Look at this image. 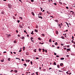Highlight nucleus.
I'll return each instance as SVG.
<instances>
[{
	"label": "nucleus",
	"mask_w": 75,
	"mask_h": 75,
	"mask_svg": "<svg viewBox=\"0 0 75 75\" xmlns=\"http://www.w3.org/2000/svg\"><path fill=\"white\" fill-rule=\"evenodd\" d=\"M56 34H58V31H56Z\"/></svg>",
	"instance_id": "423d86ee"
},
{
	"label": "nucleus",
	"mask_w": 75,
	"mask_h": 75,
	"mask_svg": "<svg viewBox=\"0 0 75 75\" xmlns=\"http://www.w3.org/2000/svg\"><path fill=\"white\" fill-rule=\"evenodd\" d=\"M38 18H41V19H42V16H38Z\"/></svg>",
	"instance_id": "0eeeda50"
},
{
	"label": "nucleus",
	"mask_w": 75,
	"mask_h": 75,
	"mask_svg": "<svg viewBox=\"0 0 75 75\" xmlns=\"http://www.w3.org/2000/svg\"><path fill=\"white\" fill-rule=\"evenodd\" d=\"M58 26H59H59H60L59 27L60 28H61V26L60 25V24H59V25H58Z\"/></svg>",
	"instance_id": "ea45409f"
},
{
	"label": "nucleus",
	"mask_w": 75,
	"mask_h": 75,
	"mask_svg": "<svg viewBox=\"0 0 75 75\" xmlns=\"http://www.w3.org/2000/svg\"><path fill=\"white\" fill-rule=\"evenodd\" d=\"M31 1L32 2H34V0H31Z\"/></svg>",
	"instance_id": "4d7b16f0"
},
{
	"label": "nucleus",
	"mask_w": 75,
	"mask_h": 75,
	"mask_svg": "<svg viewBox=\"0 0 75 75\" xmlns=\"http://www.w3.org/2000/svg\"><path fill=\"white\" fill-rule=\"evenodd\" d=\"M56 57H57V58H59V55H57L56 56Z\"/></svg>",
	"instance_id": "bb28decb"
},
{
	"label": "nucleus",
	"mask_w": 75,
	"mask_h": 75,
	"mask_svg": "<svg viewBox=\"0 0 75 75\" xmlns=\"http://www.w3.org/2000/svg\"><path fill=\"white\" fill-rule=\"evenodd\" d=\"M35 32H36V33H38V30H37V29H35Z\"/></svg>",
	"instance_id": "f8f14e48"
},
{
	"label": "nucleus",
	"mask_w": 75,
	"mask_h": 75,
	"mask_svg": "<svg viewBox=\"0 0 75 75\" xmlns=\"http://www.w3.org/2000/svg\"><path fill=\"white\" fill-rule=\"evenodd\" d=\"M13 72V70H12L11 71V72Z\"/></svg>",
	"instance_id": "49530a36"
},
{
	"label": "nucleus",
	"mask_w": 75,
	"mask_h": 75,
	"mask_svg": "<svg viewBox=\"0 0 75 75\" xmlns=\"http://www.w3.org/2000/svg\"><path fill=\"white\" fill-rule=\"evenodd\" d=\"M66 8H67V9H68L69 8H68V7L67 6L66 7Z\"/></svg>",
	"instance_id": "a19ab883"
},
{
	"label": "nucleus",
	"mask_w": 75,
	"mask_h": 75,
	"mask_svg": "<svg viewBox=\"0 0 75 75\" xmlns=\"http://www.w3.org/2000/svg\"><path fill=\"white\" fill-rule=\"evenodd\" d=\"M70 13H72V14H74V12L73 11H71L70 12Z\"/></svg>",
	"instance_id": "39448f33"
},
{
	"label": "nucleus",
	"mask_w": 75,
	"mask_h": 75,
	"mask_svg": "<svg viewBox=\"0 0 75 75\" xmlns=\"http://www.w3.org/2000/svg\"><path fill=\"white\" fill-rule=\"evenodd\" d=\"M54 5H55V6H56V5H57L56 3H54Z\"/></svg>",
	"instance_id": "5fc2aeb1"
},
{
	"label": "nucleus",
	"mask_w": 75,
	"mask_h": 75,
	"mask_svg": "<svg viewBox=\"0 0 75 75\" xmlns=\"http://www.w3.org/2000/svg\"><path fill=\"white\" fill-rule=\"evenodd\" d=\"M67 48H69V46L68 45V46H67Z\"/></svg>",
	"instance_id": "680f3d73"
},
{
	"label": "nucleus",
	"mask_w": 75,
	"mask_h": 75,
	"mask_svg": "<svg viewBox=\"0 0 75 75\" xmlns=\"http://www.w3.org/2000/svg\"><path fill=\"white\" fill-rule=\"evenodd\" d=\"M39 44H41L42 45V44H44V43H41V42H40Z\"/></svg>",
	"instance_id": "4be33fe9"
},
{
	"label": "nucleus",
	"mask_w": 75,
	"mask_h": 75,
	"mask_svg": "<svg viewBox=\"0 0 75 75\" xmlns=\"http://www.w3.org/2000/svg\"><path fill=\"white\" fill-rule=\"evenodd\" d=\"M53 64H54V65H57V64H56V62H54L53 63Z\"/></svg>",
	"instance_id": "412c9836"
},
{
	"label": "nucleus",
	"mask_w": 75,
	"mask_h": 75,
	"mask_svg": "<svg viewBox=\"0 0 75 75\" xmlns=\"http://www.w3.org/2000/svg\"><path fill=\"white\" fill-rule=\"evenodd\" d=\"M62 39H64V37L63 36L62 37Z\"/></svg>",
	"instance_id": "8fccbe9b"
},
{
	"label": "nucleus",
	"mask_w": 75,
	"mask_h": 75,
	"mask_svg": "<svg viewBox=\"0 0 75 75\" xmlns=\"http://www.w3.org/2000/svg\"><path fill=\"white\" fill-rule=\"evenodd\" d=\"M16 41H14V44H16Z\"/></svg>",
	"instance_id": "864d4df0"
},
{
	"label": "nucleus",
	"mask_w": 75,
	"mask_h": 75,
	"mask_svg": "<svg viewBox=\"0 0 75 75\" xmlns=\"http://www.w3.org/2000/svg\"><path fill=\"white\" fill-rule=\"evenodd\" d=\"M55 21L56 22H57V23H58V20L56 19Z\"/></svg>",
	"instance_id": "6ab92c4d"
},
{
	"label": "nucleus",
	"mask_w": 75,
	"mask_h": 75,
	"mask_svg": "<svg viewBox=\"0 0 75 75\" xmlns=\"http://www.w3.org/2000/svg\"><path fill=\"white\" fill-rule=\"evenodd\" d=\"M8 6L9 8H11V5L10 4H9L8 5Z\"/></svg>",
	"instance_id": "f03ea898"
},
{
	"label": "nucleus",
	"mask_w": 75,
	"mask_h": 75,
	"mask_svg": "<svg viewBox=\"0 0 75 75\" xmlns=\"http://www.w3.org/2000/svg\"><path fill=\"white\" fill-rule=\"evenodd\" d=\"M8 61H10V60H11V59L10 58H9L8 59Z\"/></svg>",
	"instance_id": "1a4fd4ad"
},
{
	"label": "nucleus",
	"mask_w": 75,
	"mask_h": 75,
	"mask_svg": "<svg viewBox=\"0 0 75 75\" xmlns=\"http://www.w3.org/2000/svg\"><path fill=\"white\" fill-rule=\"evenodd\" d=\"M25 61L26 62H27L28 61V59H26L25 60Z\"/></svg>",
	"instance_id": "13d9d810"
},
{
	"label": "nucleus",
	"mask_w": 75,
	"mask_h": 75,
	"mask_svg": "<svg viewBox=\"0 0 75 75\" xmlns=\"http://www.w3.org/2000/svg\"><path fill=\"white\" fill-rule=\"evenodd\" d=\"M24 25L23 23H22L21 24L19 25V27L21 28H23V26Z\"/></svg>",
	"instance_id": "f257e3e1"
},
{
	"label": "nucleus",
	"mask_w": 75,
	"mask_h": 75,
	"mask_svg": "<svg viewBox=\"0 0 75 75\" xmlns=\"http://www.w3.org/2000/svg\"><path fill=\"white\" fill-rule=\"evenodd\" d=\"M19 18H21V20L23 19V18H22V17H19Z\"/></svg>",
	"instance_id": "c03bdc74"
},
{
	"label": "nucleus",
	"mask_w": 75,
	"mask_h": 75,
	"mask_svg": "<svg viewBox=\"0 0 75 75\" xmlns=\"http://www.w3.org/2000/svg\"><path fill=\"white\" fill-rule=\"evenodd\" d=\"M26 55H28V53H26Z\"/></svg>",
	"instance_id": "58836bf2"
},
{
	"label": "nucleus",
	"mask_w": 75,
	"mask_h": 75,
	"mask_svg": "<svg viewBox=\"0 0 75 75\" xmlns=\"http://www.w3.org/2000/svg\"><path fill=\"white\" fill-rule=\"evenodd\" d=\"M15 72L16 73H17V72H18V71H17V70H16L15 71Z\"/></svg>",
	"instance_id": "c85d7f7f"
},
{
	"label": "nucleus",
	"mask_w": 75,
	"mask_h": 75,
	"mask_svg": "<svg viewBox=\"0 0 75 75\" xmlns=\"http://www.w3.org/2000/svg\"><path fill=\"white\" fill-rule=\"evenodd\" d=\"M30 40H31V41H32V42H34V40H33V37L30 38Z\"/></svg>",
	"instance_id": "7ed1b4c3"
},
{
	"label": "nucleus",
	"mask_w": 75,
	"mask_h": 75,
	"mask_svg": "<svg viewBox=\"0 0 75 75\" xmlns=\"http://www.w3.org/2000/svg\"><path fill=\"white\" fill-rule=\"evenodd\" d=\"M45 52H47V50H45Z\"/></svg>",
	"instance_id": "bf43d9fd"
},
{
	"label": "nucleus",
	"mask_w": 75,
	"mask_h": 75,
	"mask_svg": "<svg viewBox=\"0 0 75 75\" xmlns=\"http://www.w3.org/2000/svg\"><path fill=\"white\" fill-rule=\"evenodd\" d=\"M31 75H34V73H33V74H32Z\"/></svg>",
	"instance_id": "69168bd1"
},
{
	"label": "nucleus",
	"mask_w": 75,
	"mask_h": 75,
	"mask_svg": "<svg viewBox=\"0 0 75 75\" xmlns=\"http://www.w3.org/2000/svg\"><path fill=\"white\" fill-rule=\"evenodd\" d=\"M39 14L40 16H41V15H42V13H41V12H40V13H39Z\"/></svg>",
	"instance_id": "5701e85b"
},
{
	"label": "nucleus",
	"mask_w": 75,
	"mask_h": 75,
	"mask_svg": "<svg viewBox=\"0 0 75 75\" xmlns=\"http://www.w3.org/2000/svg\"><path fill=\"white\" fill-rule=\"evenodd\" d=\"M21 51H22V50H19V52H21Z\"/></svg>",
	"instance_id": "72a5a7b5"
},
{
	"label": "nucleus",
	"mask_w": 75,
	"mask_h": 75,
	"mask_svg": "<svg viewBox=\"0 0 75 75\" xmlns=\"http://www.w3.org/2000/svg\"><path fill=\"white\" fill-rule=\"evenodd\" d=\"M39 59V58L36 57V59Z\"/></svg>",
	"instance_id": "4c0bfd02"
},
{
	"label": "nucleus",
	"mask_w": 75,
	"mask_h": 75,
	"mask_svg": "<svg viewBox=\"0 0 75 75\" xmlns=\"http://www.w3.org/2000/svg\"><path fill=\"white\" fill-rule=\"evenodd\" d=\"M54 55H57V53H54Z\"/></svg>",
	"instance_id": "052dcab7"
},
{
	"label": "nucleus",
	"mask_w": 75,
	"mask_h": 75,
	"mask_svg": "<svg viewBox=\"0 0 75 75\" xmlns=\"http://www.w3.org/2000/svg\"><path fill=\"white\" fill-rule=\"evenodd\" d=\"M24 33H26V30H24Z\"/></svg>",
	"instance_id": "774afa93"
},
{
	"label": "nucleus",
	"mask_w": 75,
	"mask_h": 75,
	"mask_svg": "<svg viewBox=\"0 0 75 75\" xmlns=\"http://www.w3.org/2000/svg\"><path fill=\"white\" fill-rule=\"evenodd\" d=\"M66 56L67 57H69V56L68 55H66Z\"/></svg>",
	"instance_id": "79ce46f5"
},
{
	"label": "nucleus",
	"mask_w": 75,
	"mask_h": 75,
	"mask_svg": "<svg viewBox=\"0 0 75 75\" xmlns=\"http://www.w3.org/2000/svg\"><path fill=\"white\" fill-rule=\"evenodd\" d=\"M1 61L2 62H4V59H2L1 60Z\"/></svg>",
	"instance_id": "20e7f679"
},
{
	"label": "nucleus",
	"mask_w": 75,
	"mask_h": 75,
	"mask_svg": "<svg viewBox=\"0 0 75 75\" xmlns=\"http://www.w3.org/2000/svg\"><path fill=\"white\" fill-rule=\"evenodd\" d=\"M57 68H59V65H57Z\"/></svg>",
	"instance_id": "b1692460"
},
{
	"label": "nucleus",
	"mask_w": 75,
	"mask_h": 75,
	"mask_svg": "<svg viewBox=\"0 0 75 75\" xmlns=\"http://www.w3.org/2000/svg\"><path fill=\"white\" fill-rule=\"evenodd\" d=\"M36 74L37 75H38V72H36Z\"/></svg>",
	"instance_id": "a18cd8bd"
},
{
	"label": "nucleus",
	"mask_w": 75,
	"mask_h": 75,
	"mask_svg": "<svg viewBox=\"0 0 75 75\" xmlns=\"http://www.w3.org/2000/svg\"><path fill=\"white\" fill-rule=\"evenodd\" d=\"M18 37H20V34L18 35Z\"/></svg>",
	"instance_id": "c9c22d12"
},
{
	"label": "nucleus",
	"mask_w": 75,
	"mask_h": 75,
	"mask_svg": "<svg viewBox=\"0 0 75 75\" xmlns=\"http://www.w3.org/2000/svg\"><path fill=\"white\" fill-rule=\"evenodd\" d=\"M60 59H61V60H64V58H63V57L61 58Z\"/></svg>",
	"instance_id": "2eb2a0df"
},
{
	"label": "nucleus",
	"mask_w": 75,
	"mask_h": 75,
	"mask_svg": "<svg viewBox=\"0 0 75 75\" xmlns=\"http://www.w3.org/2000/svg\"><path fill=\"white\" fill-rule=\"evenodd\" d=\"M21 60H22V61H24V59H21Z\"/></svg>",
	"instance_id": "09e8293b"
},
{
	"label": "nucleus",
	"mask_w": 75,
	"mask_h": 75,
	"mask_svg": "<svg viewBox=\"0 0 75 75\" xmlns=\"http://www.w3.org/2000/svg\"><path fill=\"white\" fill-rule=\"evenodd\" d=\"M42 36H45V35L44 34H42Z\"/></svg>",
	"instance_id": "2f4dec72"
},
{
	"label": "nucleus",
	"mask_w": 75,
	"mask_h": 75,
	"mask_svg": "<svg viewBox=\"0 0 75 75\" xmlns=\"http://www.w3.org/2000/svg\"><path fill=\"white\" fill-rule=\"evenodd\" d=\"M55 45H58V43H57V42H56V43H54Z\"/></svg>",
	"instance_id": "f3484780"
},
{
	"label": "nucleus",
	"mask_w": 75,
	"mask_h": 75,
	"mask_svg": "<svg viewBox=\"0 0 75 75\" xmlns=\"http://www.w3.org/2000/svg\"><path fill=\"white\" fill-rule=\"evenodd\" d=\"M49 41L50 42H52V41H51V39H50L49 40Z\"/></svg>",
	"instance_id": "cd10ccee"
},
{
	"label": "nucleus",
	"mask_w": 75,
	"mask_h": 75,
	"mask_svg": "<svg viewBox=\"0 0 75 75\" xmlns=\"http://www.w3.org/2000/svg\"><path fill=\"white\" fill-rule=\"evenodd\" d=\"M21 39L22 40H23V39H25V38H24V36H23L21 38Z\"/></svg>",
	"instance_id": "dca6fc26"
},
{
	"label": "nucleus",
	"mask_w": 75,
	"mask_h": 75,
	"mask_svg": "<svg viewBox=\"0 0 75 75\" xmlns=\"http://www.w3.org/2000/svg\"><path fill=\"white\" fill-rule=\"evenodd\" d=\"M60 65L61 66H63V63H60Z\"/></svg>",
	"instance_id": "9d476101"
},
{
	"label": "nucleus",
	"mask_w": 75,
	"mask_h": 75,
	"mask_svg": "<svg viewBox=\"0 0 75 75\" xmlns=\"http://www.w3.org/2000/svg\"><path fill=\"white\" fill-rule=\"evenodd\" d=\"M16 33H18V31H17V30H16Z\"/></svg>",
	"instance_id": "de8ad7c7"
},
{
	"label": "nucleus",
	"mask_w": 75,
	"mask_h": 75,
	"mask_svg": "<svg viewBox=\"0 0 75 75\" xmlns=\"http://www.w3.org/2000/svg\"><path fill=\"white\" fill-rule=\"evenodd\" d=\"M23 65H25V67H26L27 64H26L25 63V64H23Z\"/></svg>",
	"instance_id": "a878e982"
},
{
	"label": "nucleus",
	"mask_w": 75,
	"mask_h": 75,
	"mask_svg": "<svg viewBox=\"0 0 75 75\" xmlns=\"http://www.w3.org/2000/svg\"><path fill=\"white\" fill-rule=\"evenodd\" d=\"M52 69V68H50L49 69Z\"/></svg>",
	"instance_id": "338daca9"
},
{
	"label": "nucleus",
	"mask_w": 75,
	"mask_h": 75,
	"mask_svg": "<svg viewBox=\"0 0 75 75\" xmlns=\"http://www.w3.org/2000/svg\"><path fill=\"white\" fill-rule=\"evenodd\" d=\"M42 50V49H41L39 48V51H40H40H41Z\"/></svg>",
	"instance_id": "7c9ffc66"
},
{
	"label": "nucleus",
	"mask_w": 75,
	"mask_h": 75,
	"mask_svg": "<svg viewBox=\"0 0 75 75\" xmlns=\"http://www.w3.org/2000/svg\"><path fill=\"white\" fill-rule=\"evenodd\" d=\"M36 28H38V26H36Z\"/></svg>",
	"instance_id": "e433bc0d"
},
{
	"label": "nucleus",
	"mask_w": 75,
	"mask_h": 75,
	"mask_svg": "<svg viewBox=\"0 0 75 75\" xmlns=\"http://www.w3.org/2000/svg\"><path fill=\"white\" fill-rule=\"evenodd\" d=\"M61 45H62V46H63L64 45L62 43L61 44Z\"/></svg>",
	"instance_id": "603ef678"
},
{
	"label": "nucleus",
	"mask_w": 75,
	"mask_h": 75,
	"mask_svg": "<svg viewBox=\"0 0 75 75\" xmlns=\"http://www.w3.org/2000/svg\"><path fill=\"white\" fill-rule=\"evenodd\" d=\"M4 12H2L1 13V14H4Z\"/></svg>",
	"instance_id": "c756f323"
},
{
	"label": "nucleus",
	"mask_w": 75,
	"mask_h": 75,
	"mask_svg": "<svg viewBox=\"0 0 75 75\" xmlns=\"http://www.w3.org/2000/svg\"><path fill=\"white\" fill-rule=\"evenodd\" d=\"M38 40H41V38H38Z\"/></svg>",
	"instance_id": "3c124183"
},
{
	"label": "nucleus",
	"mask_w": 75,
	"mask_h": 75,
	"mask_svg": "<svg viewBox=\"0 0 75 75\" xmlns=\"http://www.w3.org/2000/svg\"><path fill=\"white\" fill-rule=\"evenodd\" d=\"M30 60H29V59H28V62H30Z\"/></svg>",
	"instance_id": "f704fd0d"
},
{
	"label": "nucleus",
	"mask_w": 75,
	"mask_h": 75,
	"mask_svg": "<svg viewBox=\"0 0 75 75\" xmlns=\"http://www.w3.org/2000/svg\"><path fill=\"white\" fill-rule=\"evenodd\" d=\"M34 32L33 31H32V33H31V34H33V35H34V33H33Z\"/></svg>",
	"instance_id": "aec40b11"
},
{
	"label": "nucleus",
	"mask_w": 75,
	"mask_h": 75,
	"mask_svg": "<svg viewBox=\"0 0 75 75\" xmlns=\"http://www.w3.org/2000/svg\"><path fill=\"white\" fill-rule=\"evenodd\" d=\"M67 52H68L69 51H70V49H67Z\"/></svg>",
	"instance_id": "6e6552de"
},
{
	"label": "nucleus",
	"mask_w": 75,
	"mask_h": 75,
	"mask_svg": "<svg viewBox=\"0 0 75 75\" xmlns=\"http://www.w3.org/2000/svg\"><path fill=\"white\" fill-rule=\"evenodd\" d=\"M30 63L31 65H33V62H32V61H30Z\"/></svg>",
	"instance_id": "473e14b6"
},
{
	"label": "nucleus",
	"mask_w": 75,
	"mask_h": 75,
	"mask_svg": "<svg viewBox=\"0 0 75 75\" xmlns=\"http://www.w3.org/2000/svg\"><path fill=\"white\" fill-rule=\"evenodd\" d=\"M66 24H67L68 27H69V24L67 22H66Z\"/></svg>",
	"instance_id": "ddd939ff"
},
{
	"label": "nucleus",
	"mask_w": 75,
	"mask_h": 75,
	"mask_svg": "<svg viewBox=\"0 0 75 75\" xmlns=\"http://www.w3.org/2000/svg\"><path fill=\"white\" fill-rule=\"evenodd\" d=\"M6 52H7L5 51V52H3V53H6Z\"/></svg>",
	"instance_id": "e2e57ef3"
},
{
	"label": "nucleus",
	"mask_w": 75,
	"mask_h": 75,
	"mask_svg": "<svg viewBox=\"0 0 75 75\" xmlns=\"http://www.w3.org/2000/svg\"><path fill=\"white\" fill-rule=\"evenodd\" d=\"M60 25H62V23H60Z\"/></svg>",
	"instance_id": "6e6d98bb"
},
{
	"label": "nucleus",
	"mask_w": 75,
	"mask_h": 75,
	"mask_svg": "<svg viewBox=\"0 0 75 75\" xmlns=\"http://www.w3.org/2000/svg\"><path fill=\"white\" fill-rule=\"evenodd\" d=\"M66 74H69V73H68V71L66 72Z\"/></svg>",
	"instance_id": "0e129e2a"
},
{
	"label": "nucleus",
	"mask_w": 75,
	"mask_h": 75,
	"mask_svg": "<svg viewBox=\"0 0 75 75\" xmlns=\"http://www.w3.org/2000/svg\"><path fill=\"white\" fill-rule=\"evenodd\" d=\"M31 14L33 15V16H34V15H35L34 14V12H32Z\"/></svg>",
	"instance_id": "9b49d317"
},
{
	"label": "nucleus",
	"mask_w": 75,
	"mask_h": 75,
	"mask_svg": "<svg viewBox=\"0 0 75 75\" xmlns=\"http://www.w3.org/2000/svg\"><path fill=\"white\" fill-rule=\"evenodd\" d=\"M6 35H8V37H10V36H11V35H8L7 34H6Z\"/></svg>",
	"instance_id": "4468645a"
},
{
	"label": "nucleus",
	"mask_w": 75,
	"mask_h": 75,
	"mask_svg": "<svg viewBox=\"0 0 75 75\" xmlns=\"http://www.w3.org/2000/svg\"><path fill=\"white\" fill-rule=\"evenodd\" d=\"M59 4H60L62 5V3L61 1H59Z\"/></svg>",
	"instance_id": "a211bd4d"
},
{
	"label": "nucleus",
	"mask_w": 75,
	"mask_h": 75,
	"mask_svg": "<svg viewBox=\"0 0 75 75\" xmlns=\"http://www.w3.org/2000/svg\"><path fill=\"white\" fill-rule=\"evenodd\" d=\"M20 20H18L17 21V22L18 23H20Z\"/></svg>",
	"instance_id": "37998d69"
},
{
	"label": "nucleus",
	"mask_w": 75,
	"mask_h": 75,
	"mask_svg": "<svg viewBox=\"0 0 75 75\" xmlns=\"http://www.w3.org/2000/svg\"><path fill=\"white\" fill-rule=\"evenodd\" d=\"M43 71H44V72H45L46 71V69H43Z\"/></svg>",
	"instance_id": "393cba45"
}]
</instances>
